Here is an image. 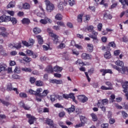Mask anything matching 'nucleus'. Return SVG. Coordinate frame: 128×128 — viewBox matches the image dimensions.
I'll use <instances>...</instances> for the list:
<instances>
[{
  "label": "nucleus",
  "mask_w": 128,
  "mask_h": 128,
  "mask_svg": "<svg viewBox=\"0 0 128 128\" xmlns=\"http://www.w3.org/2000/svg\"><path fill=\"white\" fill-rule=\"evenodd\" d=\"M47 30L48 32L49 36L52 38V40H53L54 44H58V42H60V40H58V35L54 34L50 28H48Z\"/></svg>",
  "instance_id": "1"
},
{
  "label": "nucleus",
  "mask_w": 128,
  "mask_h": 128,
  "mask_svg": "<svg viewBox=\"0 0 128 128\" xmlns=\"http://www.w3.org/2000/svg\"><path fill=\"white\" fill-rule=\"evenodd\" d=\"M112 66L113 68H114L119 72H121L122 74H128V68L126 66H124L122 68L116 65L112 64Z\"/></svg>",
  "instance_id": "2"
},
{
  "label": "nucleus",
  "mask_w": 128,
  "mask_h": 128,
  "mask_svg": "<svg viewBox=\"0 0 128 128\" xmlns=\"http://www.w3.org/2000/svg\"><path fill=\"white\" fill-rule=\"evenodd\" d=\"M45 4H46V10L48 12H52L54 10V5L52 4L50 0H46Z\"/></svg>",
  "instance_id": "3"
},
{
  "label": "nucleus",
  "mask_w": 128,
  "mask_h": 128,
  "mask_svg": "<svg viewBox=\"0 0 128 128\" xmlns=\"http://www.w3.org/2000/svg\"><path fill=\"white\" fill-rule=\"evenodd\" d=\"M122 88H124L123 92L125 94V96L126 98V100H128V82L126 81L124 84L122 85Z\"/></svg>",
  "instance_id": "4"
},
{
  "label": "nucleus",
  "mask_w": 128,
  "mask_h": 128,
  "mask_svg": "<svg viewBox=\"0 0 128 128\" xmlns=\"http://www.w3.org/2000/svg\"><path fill=\"white\" fill-rule=\"evenodd\" d=\"M10 16L3 15L0 17V22H8L10 21Z\"/></svg>",
  "instance_id": "5"
},
{
  "label": "nucleus",
  "mask_w": 128,
  "mask_h": 128,
  "mask_svg": "<svg viewBox=\"0 0 128 128\" xmlns=\"http://www.w3.org/2000/svg\"><path fill=\"white\" fill-rule=\"evenodd\" d=\"M46 122L48 126H50V128H56V125L54 123V121L50 118H47L46 120Z\"/></svg>",
  "instance_id": "6"
},
{
  "label": "nucleus",
  "mask_w": 128,
  "mask_h": 128,
  "mask_svg": "<svg viewBox=\"0 0 128 128\" xmlns=\"http://www.w3.org/2000/svg\"><path fill=\"white\" fill-rule=\"evenodd\" d=\"M22 44L26 46H32L34 44V40L32 38L29 39V42L26 41H22Z\"/></svg>",
  "instance_id": "7"
},
{
  "label": "nucleus",
  "mask_w": 128,
  "mask_h": 128,
  "mask_svg": "<svg viewBox=\"0 0 128 128\" xmlns=\"http://www.w3.org/2000/svg\"><path fill=\"white\" fill-rule=\"evenodd\" d=\"M7 90H8V92H12V90H14V92H16V94H18V88H12V85L10 83H8L7 86Z\"/></svg>",
  "instance_id": "8"
},
{
  "label": "nucleus",
  "mask_w": 128,
  "mask_h": 128,
  "mask_svg": "<svg viewBox=\"0 0 128 128\" xmlns=\"http://www.w3.org/2000/svg\"><path fill=\"white\" fill-rule=\"evenodd\" d=\"M26 118H28V122L30 124H33L34 122V120H36V118L30 114H26Z\"/></svg>",
  "instance_id": "9"
},
{
  "label": "nucleus",
  "mask_w": 128,
  "mask_h": 128,
  "mask_svg": "<svg viewBox=\"0 0 128 128\" xmlns=\"http://www.w3.org/2000/svg\"><path fill=\"white\" fill-rule=\"evenodd\" d=\"M100 72L102 73V76H106V74H112V70L110 69H101L100 70Z\"/></svg>",
  "instance_id": "10"
},
{
  "label": "nucleus",
  "mask_w": 128,
  "mask_h": 128,
  "mask_svg": "<svg viewBox=\"0 0 128 128\" xmlns=\"http://www.w3.org/2000/svg\"><path fill=\"white\" fill-rule=\"evenodd\" d=\"M52 20L48 18V17H45L44 19H42L40 20V24H46L48 22L52 24Z\"/></svg>",
  "instance_id": "11"
},
{
  "label": "nucleus",
  "mask_w": 128,
  "mask_h": 128,
  "mask_svg": "<svg viewBox=\"0 0 128 128\" xmlns=\"http://www.w3.org/2000/svg\"><path fill=\"white\" fill-rule=\"evenodd\" d=\"M67 4H68V2H66V0H64V2H60L59 3H58V8H59L60 10H63L64 5L66 6Z\"/></svg>",
  "instance_id": "12"
},
{
  "label": "nucleus",
  "mask_w": 128,
  "mask_h": 128,
  "mask_svg": "<svg viewBox=\"0 0 128 128\" xmlns=\"http://www.w3.org/2000/svg\"><path fill=\"white\" fill-rule=\"evenodd\" d=\"M78 100H79L81 102L84 103L88 100V98L84 95H80L78 96Z\"/></svg>",
  "instance_id": "13"
},
{
  "label": "nucleus",
  "mask_w": 128,
  "mask_h": 128,
  "mask_svg": "<svg viewBox=\"0 0 128 128\" xmlns=\"http://www.w3.org/2000/svg\"><path fill=\"white\" fill-rule=\"evenodd\" d=\"M82 58L83 60H90L92 58V56L86 53H83L82 54Z\"/></svg>",
  "instance_id": "14"
},
{
  "label": "nucleus",
  "mask_w": 128,
  "mask_h": 128,
  "mask_svg": "<svg viewBox=\"0 0 128 128\" xmlns=\"http://www.w3.org/2000/svg\"><path fill=\"white\" fill-rule=\"evenodd\" d=\"M50 82L51 84H62V80L53 79L50 81Z\"/></svg>",
  "instance_id": "15"
},
{
  "label": "nucleus",
  "mask_w": 128,
  "mask_h": 128,
  "mask_svg": "<svg viewBox=\"0 0 128 128\" xmlns=\"http://www.w3.org/2000/svg\"><path fill=\"white\" fill-rule=\"evenodd\" d=\"M87 50L88 52H92L94 51V45L92 44H87Z\"/></svg>",
  "instance_id": "16"
},
{
  "label": "nucleus",
  "mask_w": 128,
  "mask_h": 128,
  "mask_svg": "<svg viewBox=\"0 0 128 128\" xmlns=\"http://www.w3.org/2000/svg\"><path fill=\"white\" fill-rule=\"evenodd\" d=\"M104 20H112V16L108 14V12H106L104 14Z\"/></svg>",
  "instance_id": "17"
},
{
  "label": "nucleus",
  "mask_w": 128,
  "mask_h": 128,
  "mask_svg": "<svg viewBox=\"0 0 128 128\" xmlns=\"http://www.w3.org/2000/svg\"><path fill=\"white\" fill-rule=\"evenodd\" d=\"M46 72H47L48 74H52V72H54V68H52V66H48L46 68Z\"/></svg>",
  "instance_id": "18"
},
{
  "label": "nucleus",
  "mask_w": 128,
  "mask_h": 128,
  "mask_svg": "<svg viewBox=\"0 0 128 128\" xmlns=\"http://www.w3.org/2000/svg\"><path fill=\"white\" fill-rule=\"evenodd\" d=\"M68 95V98H71L74 103L78 104V101L76 100V97H74V93H70Z\"/></svg>",
  "instance_id": "19"
},
{
  "label": "nucleus",
  "mask_w": 128,
  "mask_h": 128,
  "mask_svg": "<svg viewBox=\"0 0 128 128\" xmlns=\"http://www.w3.org/2000/svg\"><path fill=\"white\" fill-rule=\"evenodd\" d=\"M62 70V68L58 66H55L53 68V72H60Z\"/></svg>",
  "instance_id": "20"
},
{
  "label": "nucleus",
  "mask_w": 128,
  "mask_h": 128,
  "mask_svg": "<svg viewBox=\"0 0 128 128\" xmlns=\"http://www.w3.org/2000/svg\"><path fill=\"white\" fill-rule=\"evenodd\" d=\"M90 38H92V42H94V44H98V42H100V40L98 39V36H94V35L90 36Z\"/></svg>",
  "instance_id": "21"
},
{
  "label": "nucleus",
  "mask_w": 128,
  "mask_h": 128,
  "mask_svg": "<svg viewBox=\"0 0 128 128\" xmlns=\"http://www.w3.org/2000/svg\"><path fill=\"white\" fill-rule=\"evenodd\" d=\"M115 64L116 66H120L121 68H124V63L122 61L120 60H118L115 62Z\"/></svg>",
  "instance_id": "22"
},
{
  "label": "nucleus",
  "mask_w": 128,
  "mask_h": 128,
  "mask_svg": "<svg viewBox=\"0 0 128 128\" xmlns=\"http://www.w3.org/2000/svg\"><path fill=\"white\" fill-rule=\"evenodd\" d=\"M40 10H41L42 12H39L37 14V16H40V18H44L45 14H44V9L42 8V6H40Z\"/></svg>",
  "instance_id": "23"
},
{
  "label": "nucleus",
  "mask_w": 128,
  "mask_h": 128,
  "mask_svg": "<svg viewBox=\"0 0 128 128\" xmlns=\"http://www.w3.org/2000/svg\"><path fill=\"white\" fill-rule=\"evenodd\" d=\"M6 64L2 63L0 64V72H4L6 70Z\"/></svg>",
  "instance_id": "24"
},
{
  "label": "nucleus",
  "mask_w": 128,
  "mask_h": 128,
  "mask_svg": "<svg viewBox=\"0 0 128 128\" xmlns=\"http://www.w3.org/2000/svg\"><path fill=\"white\" fill-rule=\"evenodd\" d=\"M36 37L38 39V44H44V40L42 39V36L40 35H38L36 36Z\"/></svg>",
  "instance_id": "25"
},
{
  "label": "nucleus",
  "mask_w": 128,
  "mask_h": 128,
  "mask_svg": "<svg viewBox=\"0 0 128 128\" xmlns=\"http://www.w3.org/2000/svg\"><path fill=\"white\" fill-rule=\"evenodd\" d=\"M55 20H62V15L60 13L57 14L55 16Z\"/></svg>",
  "instance_id": "26"
},
{
  "label": "nucleus",
  "mask_w": 128,
  "mask_h": 128,
  "mask_svg": "<svg viewBox=\"0 0 128 128\" xmlns=\"http://www.w3.org/2000/svg\"><path fill=\"white\" fill-rule=\"evenodd\" d=\"M22 8L24 10H30V5L28 3L26 2L22 4Z\"/></svg>",
  "instance_id": "27"
},
{
  "label": "nucleus",
  "mask_w": 128,
  "mask_h": 128,
  "mask_svg": "<svg viewBox=\"0 0 128 128\" xmlns=\"http://www.w3.org/2000/svg\"><path fill=\"white\" fill-rule=\"evenodd\" d=\"M66 110L67 112H74L76 110V107L72 105L71 108H68L66 109Z\"/></svg>",
  "instance_id": "28"
},
{
  "label": "nucleus",
  "mask_w": 128,
  "mask_h": 128,
  "mask_svg": "<svg viewBox=\"0 0 128 128\" xmlns=\"http://www.w3.org/2000/svg\"><path fill=\"white\" fill-rule=\"evenodd\" d=\"M48 92H50V91L48 90H44L42 94H40V96L42 98H44V96H46Z\"/></svg>",
  "instance_id": "29"
},
{
  "label": "nucleus",
  "mask_w": 128,
  "mask_h": 128,
  "mask_svg": "<svg viewBox=\"0 0 128 128\" xmlns=\"http://www.w3.org/2000/svg\"><path fill=\"white\" fill-rule=\"evenodd\" d=\"M22 24H28L30 22V21L29 19L28 18H24L22 20Z\"/></svg>",
  "instance_id": "30"
},
{
  "label": "nucleus",
  "mask_w": 128,
  "mask_h": 128,
  "mask_svg": "<svg viewBox=\"0 0 128 128\" xmlns=\"http://www.w3.org/2000/svg\"><path fill=\"white\" fill-rule=\"evenodd\" d=\"M119 2L122 4L123 8H124V6H126V4L128 6V0H119Z\"/></svg>",
  "instance_id": "31"
},
{
  "label": "nucleus",
  "mask_w": 128,
  "mask_h": 128,
  "mask_svg": "<svg viewBox=\"0 0 128 128\" xmlns=\"http://www.w3.org/2000/svg\"><path fill=\"white\" fill-rule=\"evenodd\" d=\"M0 102L2 104H4V106H8L10 105V102L6 101L4 100H2L0 99Z\"/></svg>",
  "instance_id": "32"
},
{
  "label": "nucleus",
  "mask_w": 128,
  "mask_h": 128,
  "mask_svg": "<svg viewBox=\"0 0 128 128\" xmlns=\"http://www.w3.org/2000/svg\"><path fill=\"white\" fill-rule=\"evenodd\" d=\"M33 32L35 34H38L42 32V30H40V28H35L33 29Z\"/></svg>",
  "instance_id": "33"
},
{
  "label": "nucleus",
  "mask_w": 128,
  "mask_h": 128,
  "mask_svg": "<svg viewBox=\"0 0 128 128\" xmlns=\"http://www.w3.org/2000/svg\"><path fill=\"white\" fill-rule=\"evenodd\" d=\"M105 58H110L112 56L110 55V52L108 51H107L104 54Z\"/></svg>",
  "instance_id": "34"
},
{
  "label": "nucleus",
  "mask_w": 128,
  "mask_h": 128,
  "mask_svg": "<svg viewBox=\"0 0 128 128\" xmlns=\"http://www.w3.org/2000/svg\"><path fill=\"white\" fill-rule=\"evenodd\" d=\"M76 64H78L79 66H84V63L80 59H78V60L76 62Z\"/></svg>",
  "instance_id": "35"
},
{
  "label": "nucleus",
  "mask_w": 128,
  "mask_h": 128,
  "mask_svg": "<svg viewBox=\"0 0 128 128\" xmlns=\"http://www.w3.org/2000/svg\"><path fill=\"white\" fill-rule=\"evenodd\" d=\"M13 48H15L16 50H20L22 48V43L19 42L15 44Z\"/></svg>",
  "instance_id": "36"
},
{
  "label": "nucleus",
  "mask_w": 128,
  "mask_h": 128,
  "mask_svg": "<svg viewBox=\"0 0 128 128\" xmlns=\"http://www.w3.org/2000/svg\"><path fill=\"white\" fill-rule=\"evenodd\" d=\"M22 72H31L32 69L28 68H22Z\"/></svg>",
  "instance_id": "37"
},
{
  "label": "nucleus",
  "mask_w": 128,
  "mask_h": 128,
  "mask_svg": "<svg viewBox=\"0 0 128 128\" xmlns=\"http://www.w3.org/2000/svg\"><path fill=\"white\" fill-rule=\"evenodd\" d=\"M82 16H84V14H80L78 16V22H82Z\"/></svg>",
  "instance_id": "38"
},
{
  "label": "nucleus",
  "mask_w": 128,
  "mask_h": 128,
  "mask_svg": "<svg viewBox=\"0 0 128 128\" xmlns=\"http://www.w3.org/2000/svg\"><path fill=\"white\" fill-rule=\"evenodd\" d=\"M23 60L26 62H32V58L26 56L23 58Z\"/></svg>",
  "instance_id": "39"
},
{
  "label": "nucleus",
  "mask_w": 128,
  "mask_h": 128,
  "mask_svg": "<svg viewBox=\"0 0 128 128\" xmlns=\"http://www.w3.org/2000/svg\"><path fill=\"white\" fill-rule=\"evenodd\" d=\"M92 118V120H94V122H96V120H98V117L96 116V114L92 113L90 114Z\"/></svg>",
  "instance_id": "40"
},
{
  "label": "nucleus",
  "mask_w": 128,
  "mask_h": 128,
  "mask_svg": "<svg viewBox=\"0 0 128 128\" xmlns=\"http://www.w3.org/2000/svg\"><path fill=\"white\" fill-rule=\"evenodd\" d=\"M14 6H16V3L14 2H10L8 6V8H14Z\"/></svg>",
  "instance_id": "41"
},
{
  "label": "nucleus",
  "mask_w": 128,
  "mask_h": 128,
  "mask_svg": "<svg viewBox=\"0 0 128 128\" xmlns=\"http://www.w3.org/2000/svg\"><path fill=\"white\" fill-rule=\"evenodd\" d=\"M44 50H50V44H46L42 46Z\"/></svg>",
  "instance_id": "42"
},
{
  "label": "nucleus",
  "mask_w": 128,
  "mask_h": 128,
  "mask_svg": "<svg viewBox=\"0 0 128 128\" xmlns=\"http://www.w3.org/2000/svg\"><path fill=\"white\" fill-rule=\"evenodd\" d=\"M10 20L12 24H16V23L18 22V20L14 18H11Z\"/></svg>",
  "instance_id": "43"
},
{
  "label": "nucleus",
  "mask_w": 128,
  "mask_h": 128,
  "mask_svg": "<svg viewBox=\"0 0 128 128\" xmlns=\"http://www.w3.org/2000/svg\"><path fill=\"white\" fill-rule=\"evenodd\" d=\"M101 90H112V88L111 87H108L104 86H102L100 88Z\"/></svg>",
  "instance_id": "44"
},
{
  "label": "nucleus",
  "mask_w": 128,
  "mask_h": 128,
  "mask_svg": "<svg viewBox=\"0 0 128 128\" xmlns=\"http://www.w3.org/2000/svg\"><path fill=\"white\" fill-rule=\"evenodd\" d=\"M68 2L71 6L76 4V1L74 0H68Z\"/></svg>",
  "instance_id": "45"
},
{
  "label": "nucleus",
  "mask_w": 128,
  "mask_h": 128,
  "mask_svg": "<svg viewBox=\"0 0 128 128\" xmlns=\"http://www.w3.org/2000/svg\"><path fill=\"white\" fill-rule=\"evenodd\" d=\"M126 15V16H128V10H127L126 12H121L120 14V18H122L124 16V15Z\"/></svg>",
  "instance_id": "46"
},
{
  "label": "nucleus",
  "mask_w": 128,
  "mask_h": 128,
  "mask_svg": "<svg viewBox=\"0 0 128 128\" xmlns=\"http://www.w3.org/2000/svg\"><path fill=\"white\" fill-rule=\"evenodd\" d=\"M44 84V82L40 80L36 81V84L37 86H42V84Z\"/></svg>",
  "instance_id": "47"
},
{
  "label": "nucleus",
  "mask_w": 128,
  "mask_h": 128,
  "mask_svg": "<svg viewBox=\"0 0 128 128\" xmlns=\"http://www.w3.org/2000/svg\"><path fill=\"white\" fill-rule=\"evenodd\" d=\"M104 106V104L103 103H102L100 100H99L98 102V108H102Z\"/></svg>",
  "instance_id": "48"
},
{
  "label": "nucleus",
  "mask_w": 128,
  "mask_h": 128,
  "mask_svg": "<svg viewBox=\"0 0 128 128\" xmlns=\"http://www.w3.org/2000/svg\"><path fill=\"white\" fill-rule=\"evenodd\" d=\"M54 106H55V108H64V106H62V104H60L59 103H56V104H54Z\"/></svg>",
  "instance_id": "49"
},
{
  "label": "nucleus",
  "mask_w": 128,
  "mask_h": 128,
  "mask_svg": "<svg viewBox=\"0 0 128 128\" xmlns=\"http://www.w3.org/2000/svg\"><path fill=\"white\" fill-rule=\"evenodd\" d=\"M14 72L16 74H20V68L16 66L14 70Z\"/></svg>",
  "instance_id": "50"
},
{
  "label": "nucleus",
  "mask_w": 128,
  "mask_h": 128,
  "mask_svg": "<svg viewBox=\"0 0 128 128\" xmlns=\"http://www.w3.org/2000/svg\"><path fill=\"white\" fill-rule=\"evenodd\" d=\"M6 12L12 16H14V12L12 10H7Z\"/></svg>",
  "instance_id": "51"
},
{
  "label": "nucleus",
  "mask_w": 128,
  "mask_h": 128,
  "mask_svg": "<svg viewBox=\"0 0 128 128\" xmlns=\"http://www.w3.org/2000/svg\"><path fill=\"white\" fill-rule=\"evenodd\" d=\"M42 92V88H38L36 90V96H40V92Z\"/></svg>",
  "instance_id": "52"
},
{
  "label": "nucleus",
  "mask_w": 128,
  "mask_h": 128,
  "mask_svg": "<svg viewBox=\"0 0 128 128\" xmlns=\"http://www.w3.org/2000/svg\"><path fill=\"white\" fill-rule=\"evenodd\" d=\"M80 120L82 124H86V118L84 116H81Z\"/></svg>",
  "instance_id": "53"
},
{
  "label": "nucleus",
  "mask_w": 128,
  "mask_h": 128,
  "mask_svg": "<svg viewBox=\"0 0 128 128\" xmlns=\"http://www.w3.org/2000/svg\"><path fill=\"white\" fill-rule=\"evenodd\" d=\"M100 100L104 104H108V99H104Z\"/></svg>",
  "instance_id": "54"
},
{
  "label": "nucleus",
  "mask_w": 128,
  "mask_h": 128,
  "mask_svg": "<svg viewBox=\"0 0 128 128\" xmlns=\"http://www.w3.org/2000/svg\"><path fill=\"white\" fill-rule=\"evenodd\" d=\"M20 98H28V95L26 93L20 92Z\"/></svg>",
  "instance_id": "55"
},
{
  "label": "nucleus",
  "mask_w": 128,
  "mask_h": 128,
  "mask_svg": "<svg viewBox=\"0 0 128 128\" xmlns=\"http://www.w3.org/2000/svg\"><path fill=\"white\" fill-rule=\"evenodd\" d=\"M29 94H34L35 96H36V92L32 89L29 90Z\"/></svg>",
  "instance_id": "56"
},
{
  "label": "nucleus",
  "mask_w": 128,
  "mask_h": 128,
  "mask_svg": "<svg viewBox=\"0 0 128 128\" xmlns=\"http://www.w3.org/2000/svg\"><path fill=\"white\" fill-rule=\"evenodd\" d=\"M32 50H26V54L28 55V56H32Z\"/></svg>",
  "instance_id": "57"
},
{
  "label": "nucleus",
  "mask_w": 128,
  "mask_h": 128,
  "mask_svg": "<svg viewBox=\"0 0 128 128\" xmlns=\"http://www.w3.org/2000/svg\"><path fill=\"white\" fill-rule=\"evenodd\" d=\"M56 24L60 26H64V23L62 22H57Z\"/></svg>",
  "instance_id": "58"
},
{
  "label": "nucleus",
  "mask_w": 128,
  "mask_h": 128,
  "mask_svg": "<svg viewBox=\"0 0 128 128\" xmlns=\"http://www.w3.org/2000/svg\"><path fill=\"white\" fill-rule=\"evenodd\" d=\"M82 109H80L78 108H77L76 110V114H82Z\"/></svg>",
  "instance_id": "59"
},
{
  "label": "nucleus",
  "mask_w": 128,
  "mask_h": 128,
  "mask_svg": "<svg viewBox=\"0 0 128 128\" xmlns=\"http://www.w3.org/2000/svg\"><path fill=\"white\" fill-rule=\"evenodd\" d=\"M30 80L31 84H34V82H36V78L34 77H30Z\"/></svg>",
  "instance_id": "60"
},
{
  "label": "nucleus",
  "mask_w": 128,
  "mask_h": 128,
  "mask_svg": "<svg viewBox=\"0 0 128 128\" xmlns=\"http://www.w3.org/2000/svg\"><path fill=\"white\" fill-rule=\"evenodd\" d=\"M108 124H102L101 125V128H108Z\"/></svg>",
  "instance_id": "61"
},
{
  "label": "nucleus",
  "mask_w": 128,
  "mask_h": 128,
  "mask_svg": "<svg viewBox=\"0 0 128 128\" xmlns=\"http://www.w3.org/2000/svg\"><path fill=\"white\" fill-rule=\"evenodd\" d=\"M75 46L78 50H82V46L78 44H75Z\"/></svg>",
  "instance_id": "62"
},
{
  "label": "nucleus",
  "mask_w": 128,
  "mask_h": 128,
  "mask_svg": "<svg viewBox=\"0 0 128 128\" xmlns=\"http://www.w3.org/2000/svg\"><path fill=\"white\" fill-rule=\"evenodd\" d=\"M109 46H112V48H116V44L114 42H112L109 43Z\"/></svg>",
  "instance_id": "63"
},
{
  "label": "nucleus",
  "mask_w": 128,
  "mask_h": 128,
  "mask_svg": "<svg viewBox=\"0 0 128 128\" xmlns=\"http://www.w3.org/2000/svg\"><path fill=\"white\" fill-rule=\"evenodd\" d=\"M120 54V50H116L114 52V56H118Z\"/></svg>",
  "instance_id": "64"
}]
</instances>
